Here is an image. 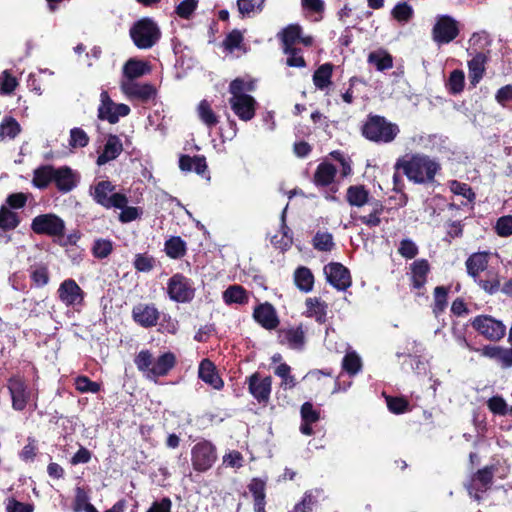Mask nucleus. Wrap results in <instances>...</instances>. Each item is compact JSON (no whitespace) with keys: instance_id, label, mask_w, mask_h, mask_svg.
Returning <instances> with one entry per match:
<instances>
[{"instance_id":"72a5a7b5","label":"nucleus","mask_w":512,"mask_h":512,"mask_svg":"<svg viewBox=\"0 0 512 512\" xmlns=\"http://www.w3.org/2000/svg\"><path fill=\"white\" fill-rule=\"evenodd\" d=\"M179 167L182 171H195L197 174L203 175L207 169V164L203 156L182 155L179 159Z\"/></svg>"},{"instance_id":"0eeeda50","label":"nucleus","mask_w":512,"mask_h":512,"mask_svg":"<svg viewBox=\"0 0 512 512\" xmlns=\"http://www.w3.org/2000/svg\"><path fill=\"white\" fill-rule=\"evenodd\" d=\"M130 35L138 48L148 49L157 43L161 33L154 21L144 18L133 25Z\"/></svg>"},{"instance_id":"6e6552de","label":"nucleus","mask_w":512,"mask_h":512,"mask_svg":"<svg viewBox=\"0 0 512 512\" xmlns=\"http://www.w3.org/2000/svg\"><path fill=\"white\" fill-rule=\"evenodd\" d=\"M460 33V25L457 20L449 15H438L432 28V39L438 45L449 44Z\"/></svg>"},{"instance_id":"473e14b6","label":"nucleus","mask_w":512,"mask_h":512,"mask_svg":"<svg viewBox=\"0 0 512 512\" xmlns=\"http://www.w3.org/2000/svg\"><path fill=\"white\" fill-rule=\"evenodd\" d=\"M337 169L334 165L328 162H322L318 165L315 174L314 182L317 186H328L333 183L336 176Z\"/></svg>"},{"instance_id":"8fccbe9b","label":"nucleus","mask_w":512,"mask_h":512,"mask_svg":"<svg viewBox=\"0 0 512 512\" xmlns=\"http://www.w3.org/2000/svg\"><path fill=\"white\" fill-rule=\"evenodd\" d=\"M464 84H465L464 72L462 70L455 69L450 73L445 85H446L447 90L451 94L455 95V94L460 93L463 90Z\"/></svg>"},{"instance_id":"e433bc0d","label":"nucleus","mask_w":512,"mask_h":512,"mask_svg":"<svg viewBox=\"0 0 512 512\" xmlns=\"http://www.w3.org/2000/svg\"><path fill=\"white\" fill-rule=\"evenodd\" d=\"M307 316L314 317L317 322L324 323L327 315V305L318 298H308L305 302Z\"/></svg>"},{"instance_id":"de8ad7c7","label":"nucleus","mask_w":512,"mask_h":512,"mask_svg":"<svg viewBox=\"0 0 512 512\" xmlns=\"http://www.w3.org/2000/svg\"><path fill=\"white\" fill-rule=\"evenodd\" d=\"M342 368L349 375H356L362 368L361 357L355 351H348L342 360Z\"/></svg>"},{"instance_id":"09e8293b","label":"nucleus","mask_w":512,"mask_h":512,"mask_svg":"<svg viewBox=\"0 0 512 512\" xmlns=\"http://www.w3.org/2000/svg\"><path fill=\"white\" fill-rule=\"evenodd\" d=\"M166 254L173 259L184 256L186 252V244L180 237H171L165 242Z\"/></svg>"},{"instance_id":"4d7b16f0","label":"nucleus","mask_w":512,"mask_h":512,"mask_svg":"<svg viewBox=\"0 0 512 512\" xmlns=\"http://www.w3.org/2000/svg\"><path fill=\"white\" fill-rule=\"evenodd\" d=\"M89 143V137L87 133L78 127L71 129L69 145L72 148H83Z\"/></svg>"},{"instance_id":"4c0bfd02","label":"nucleus","mask_w":512,"mask_h":512,"mask_svg":"<svg viewBox=\"0 0 512 512\" xmlns=\"http://www.w3.org/2000/svg\"><path fill=\"white\" fill-rule=\"evenodd\" d=\"M294 282L301 291L307 293L313 289L314 276L309 268L301 266L294 272Z\"/></svg>"},{"instance_id":"e2e57ef3","label":"nucleus","mask_w":512,"mask_h":512,"mask_svg":"<svg viewBox=\"0 0 512 512\" xmlns=\"http://www.w3.org/2000/svg\"><path fill=\"white\" fill-rule=\"evenodd\" d=\"M489 410L495 415H505L509 413L508 405L501 396H493L487 401Z\"/></svg>"},{"instance_id":"a211bd4d","label":"nucleus","mask_w":512,"mask_h":512,"mask_svg":"<svg viewBox=\"0 0 512 512\" xmlns=\"http://www.w3.org/2000/svg\"><path fill=\"white\" fill-rule=\"evenodd\" d=\"M506 334V326L501 320L489 315H482V338L497 342Z\"/></svg>"},{"instance_id":"5701e85b","label":"nucleus","mask_w":512,"mask_h":512,"mask_svg":"<svg viewBox=\"0 0 512 512\" xmlns=\"http://www.w3.org/2000/svg\"><path fill=\"white\" fill-rule=\"evenodd\" d=\"M77 182V175L70 168H55L54 183L59 191L69 192L76 187Z\"/></svg>"},{"instance_id":"412c9836","label":"nucleus","mask_w":512,"mask_h":512,"mask_svg":"<svg viewBox=\"0 0 512 512\" xmlns=\"http://www.w3.org/2000/svg\"><path fill=\"white\" fill-rule=\"evenodd\" d=\"M199 378L216 390H221L224 382L216 371L215 365L209 359L200 362L198 370Z\"/></svg>"},{"instance_id":"20e7f679","label":"nucleus","mask_w":512,"mask_h":512,"mask_svg":"<svg viewBox=\"0 0 512 512\" xmlns=\"http://www.w3.org/2000/svg\"><path fill=\"white\" fill-rule=\"evenodd\" d=\"M7 388L14 410L23 411L28 406L36 408L38 389L35 385H30L23 377L17 375L8 379Z\"/></svg>"},{"instance_id":"7ed1b4c3","label":"nucleus","mask_w":512,"mask_h":512,"mask_svg":"<svg viewBox=\"0 0 512 512\" xmlns=\"http://www.w3.org/2000/svg\"><path fill=\"white\" fill-rule=\"evenodd\" d=\"M137 369L145 377L154 382L159 377L166 376L176 364V356L172 352H165L155 358L149 350H141L135 357Z\"/></svg>"},{"instance_id":"69168bd1","label":"nucleus","mask_w":512,"mask_h":512,"mask_svg":"<svg viewBox=\"0 0 512 512\" xmlns=\"http://www.w3.org/2000/svg\"><path fill=\"white\" fill-rule=\"evenodd\" d=\"M242 41H243L242 33L238 30H233L226 36V38L223 42V45L226 50L233 52L235 49L240 48Z\"/></svg>"},{"instance_id":"7c9ffc66","label":"nucleus","mask_w":512,"mask_h":512,"mask_svg":"<svg viewBox=\"0 0 512 512\" xmlns=\"http://www.w3.org/2000/svg\"><path fill=\"white\" fill-rule=\"evenodd\" d=\"M149 71L150 68L147 62L131 58L125 63L123 67L122 79L136 80L137 78L147 74Z\"/></svg>"},{"instance_id":"cd10ccee","label":"nucleus","mask_w":512,"mask_h":512,"mask_svg":"<svg viewBox=\"0 0 512 512\" xmlns=\"http://www.w3.org/2000/svg\"><path fill=\"white\" fill-rule=\"evenodd\" d=\"M430 271V266L427 260L418 259L411 264V280L412 286L416 289L422 288Z\"/></svg>"},{"instance_id":"2eb2a0df","label":"nucleus","mask_w":512,"mask_h":512,"mask_svg":"<svg viewBox=\"0 0 512 512\" xmlns=\"http://www.w3.org/2000/svg\"><path fill=\"white\" fill-rule=\"evenodd\" d=\"M327 281L338 290H346L351 285L349 270L340 263H330L324 267Z\"/></svg>"},{"instance_id":"ea45409f","label":"nucleus","mask_w":512,"mask_h":512,"mask_svg":"<svg viewBox=\"0 0 512 512\" xmlns=\"http://www.w3.org/2000/svg\"><path fill=\"white\" fill-rule=\"evenodd\" d=\"M368 63L375 66L378 71H385L393 66L392 56L385 50H376L368 55Z\"/></svg>"},{"instance_id":"f8f14e48","label":"nucleus","mask_w":512,"mask_h":512,"mask_svg":"<svg viewBox=\"0 0 512 512\" xmlns=\"http://www.w3.org/2000/svg\"><path fill=\"white\" fill-rule=\"evenodd\" d=\"M217 459L216 448L209 441H201L194 445L191 451V461L194 470L205 472Z\"/></svg>"},{"instance_id":"9b49d317","label":"nucleus","mask_w":512,"mask_h":512,"mask_svg":"<svg viewBox=\"0 0 512 512\" xmlns=\"http://www.w3.org/2000/svg\"><path fill=\"white\" fill-rule=\"evenodd\" d=\"M130 107L123 103H115L106 90L100 94V104L98 106V118L108 121L110 124H116L121 117L129 115Z\"/></svg>"},{"instance_id":"423d86ee","label":"nucleus","mask_w":512,"mask_h":512,"mask_svg":"<svg viewBox=\"0 0 512 512\" xmlns=\"http://www.w3.org/2000/svg\"><path fill=\"white\" fill-rule=\"evenodd\" d=\"M115 186L108 180H102L90 187V194L94 201L107 208H123L128 199L124 194L116 193Z\"/></svg>"},{"instance_id":"79ce46f5","label":"nucleus","mask_w":512,"mask_h":512,"mask_svg":"<svg viewBox=\"0 0 512 512\" xmlns=\"http://www.w3.org/2000/svg\"><path fill=\"white\" fill-rule=\"evenodd\" d=\"M451 286H437L434 289V303L432 306L435 317L441 315L448 306V293Z\"/></svg>"},{"instance_id":"49530a36","label":"nucleus","mask_w":512,"mask_h":512,"mask_svg":"<svg viewBox=\"0 0 512 512\" xmlns=\"http://www.w3.org/2000/svg\"><path fill=\"white\" fill-rule=\"evenodd\" d=\"M21 132V126L13 117H5L0 124V139H14Z\"/></svg>"},{"instance_id":"c85d7f7f","label":"nucleus","mask_w":512,"mask_h":512,"mask_svg":"<svg viewBox=\"0 0 512 512\" xmlns=\"http://www.w3.org/2000/svg\"><path fill=\"white\" fill-rule=\"evenodd\" d=\"M346 198L351 206L356 207L370 206V203L374 200L370 197L368 190L362 185L350 186L347 189Z\"/></svg>"},{"instance_id":"58836bf2","label":"nucleus","mask_w":512,"mask_h":512,"mask_svg":"<svg viewBox=\"0 0 512 512\" xmlns=\"http://www.w3.org/2000/svg\"><path fill=\"white\" fill-rule=\"evenodd\" d=\"M301 7L304 14L313 21H320L325 12V2L323 0H301Z\"/></svg>"},{"instance_id":"f257e3e1","label":"nucleus","mask_w":512,"mask_h":512,"mask_svg":"<svg viewBox=\"0 0 512 512\" xmlns=\"http://www.w3.org/2000/svg\"><path fill=\"white\" fill-rule=\"evenodd\" d=\"M255 90L252 80L234 79L229 85V104L234 114L242 121H250L256 112L257 102L249 92Z\"/></svg>"},{"instance_id":"5fc2aeb1","label":"nucleus","mask_w":512,"mask_h":512,"mask_svg":"<svg viewBox=\"0 0 512 512\" xmlns=\"http://www.w3.org/2000/svg\"><path fill=\"white\" fill-rule=\"evenodd\" d=\"M283 53L287 56L286 64L290 67L296 68H304L306 66V62L302 55V50L298 47H293L291 51H288L287 48L283 49Z\"/></svg>"},{"instance_id":"a18cd8bd","label":"nucleus","mask_w":512,"mask_h":512,"mask_svg":"<svg viewBox=\"0 0 512 512\" xmlns=\"http://www.w3.org/2000/svg\"><path fill=\"white\" fill-rule=\"evenodd\" d=\"M20 223L16 212L11 211L6 205L0 208V228L9 231L15 229Z\"/></svg>"},{"instance_id":"bb28decb","label":"nucleus","mask_w":512,"mask_h":512,"mask_svg":"<svg viewBox=\"0 0 512 512\" xmlns=\"http://www.w3.org/2000/svg\"><path fill=\"white\" fill-rule=\"evenodd\" d=\"M222 298L227 305H245L249 301V293L243 286L234 284L223 292Z\"/></svg>"},{"instance_id":"6ab92c4d","label":"nucleus","mask_w":512,"mask_h":512,"mask_svg":"<svg viewBox=\"0 0 512 512\" xmlns=\"http://www.w3.org/2000/svg\"><path fill=\"white\" fill-rule=\"evenodd\" d=\"M482 356L498 363L502 368L512 367V349L497 345H482Z\"/></svg>"},{"instance_id":"4be33fe9","label":"nucleus","mask_w":512,"mask_h":512,"mask_svg":"<svg viewBox=\"0 0 512 512\" xmlns=\"http://www.w3.org/2000/svg\"><path fill=\"white\" fill-rule=\"evenodd\" d=\"M122 150L123 145L119 137L116 135H109L102 152L96 160L97 165L102 166L116 159L121 154Z\"/></svg>"},{"instance_id":"2f4dec72","label":"nucleus","mask_w":512,"mask_h":512,"mask_svg":"<svg viewBox=\"0 0 512 512\" xmlns=\"http://www.w3.org/2000/svg\"><path fill=\"white\" fill-rule=\"evenodd\" d=\"M287 207L281 215V230L271 237V243L280 250H287L292 245V234L289 227L285 224V214Z\"/></svg>"},{"instance_id":"0e129e2a","label":"nucleus","mask_w":512,"mask_h":512,"mask_svg":"<svg viewBox=\"0 0 512 512\" xmlns=\"http://www.w3.org/2000/svg\"><path fill=\"white\" fill-rule=\"evenodd\" d=\"M398 252L404 258L413 259L417 256L419 250L411 239H403L399 244Z\"/></svg>"},{"instance_id":"39448f33","label":"nucleus","mask_w":512,"mask_h":512,"mask_svg":"<svg viewBox=\"0 0 512 512\" xmlns=\"http://www.w3.org/2000/svg\"><path fill=\"white\" fill-rule=\"evenodd\" d=\"M363 135L370 141L377 143H390L399 133V127L388 122L384 117L371 116L362 128Z\"/></svg>"},{"instance_id":"c03bdc74","label":"nucleus","mask_w":512,"mask_h":512,"mask_svg":"<svg viewBox=\"0 0 512 512\" xmlns=\"http://www.w3.org/2000/svg\"><path fill=\"white\" fill-rule=\"evenodd\" d=\"M197 113L200 120L209 128L216 126L219 122L218 116L212 110V107L207 100H202L199 103Z\"/></svg>"},{"instance_id":"dca6fc26","label":"nucleus","mask_w":512,"mask_h":512,"mask_svg":"<svg viewBox=\"0 0 512 512\" xmlns=\"http://www.w3.org/2000/svg\"><path fill=\"white\" fill-rule=\"evenodd\" d=\"M272 379L254 373L248 378V390L259 403H267L271 394Z\"/></svg>"},{"instance_id":"a878e982","label":"nucleus","mask_w":512,"mask_h":512,"mask_svg":"<svg viewBox=\"0 0 512 512\" xmlns=\"http://www.w3.org/2000/svg\"><path fill=\"white\" fill-rule=\"evenodd\" d=\"M265 488L266 481L260 478H253L248 484V489L254 498V511L266 512L265 510Z\"/></svg>"},{"instance_id":"f03ea898","label":"nucleus","mask_w":512,"mask_h":512,"mask_svg":"<svg viewBox=\"0 0 512 512\" xmlns=\"http://www.w3.org/2000/svg\"><path fill=\"white\" fill-rule=\"evenodd\" d=\"M396 168L401 169L410 181L425 183L434 179L439 164L427 155L413 154L399 159Z\"/></svg>"},{"instance_id":"13d9d810","label":"nucleus","mask_w":512,"mask_h":512,"mask_svg":"<svg viewBox=\"0 0 512 512\" xmlns=\"http://www.w3.org/2000/svg\"><path fill=\"white\" fill-rule=\"evenodd\" d=\"M482 289L489 294H494L500 289V280L498 273L494 270H488L486 272V278L482 279Z\"/></svg>"},{"instance_id":"bf43d9fd","label":"nucleus","mask_w":512,"mask_h":512,"mask_svg":"<svg viewBox=\"0 0 512 512\" xmlns=\"http://www.w3.org/2000/svg\"><path fill=\"white\" fill-rule=\"evenodd\" d=\"M75 388L81 393H97L100 390V385L91 381L87 376H78L75 378Z\"/></svg>"},{"instance_id":"37998d69","label":"nucleus","mask_w":512,"mask_h":512,"mask_svg":"<svg viewBox=\"0 0 512 512\" xmlns=\"http://www.w3.org/2000/svg\"><path fill=\"white\" fill-rule=\"evenodd\" d=\"M55 168L49 165L41 166L34 171L33 184L40 188H46L54 182Z\"/></svg>"},{"instance_id":"c9c22d12","label":"nucleus","mask_w":512,"mask_h":512,"mask_svg":"<svg viewBox=\"0 0 512 512\" xmlns=\"http://www.w3.org/2000/svg\"><path fill=\"white\" fill-rule=\"evenodd\" d=\"M371 211L367 215H361L357 219L364 225H366L369 228H374L380 225L381 218L384 211V206L381 201L379 200H373L370 203Z\"/></svg>"},{"instance_id":"1a4fd4ad","label":"nucleus","mask_w":512,"mask_h":512,"mask_svg":"<svg viewBox=\"0 0 512 512\" xmlns=\"http://www.w3.org/2000/svg\"><path fill=\"white\" fill-rule=\"evenodd\" d=\"M31 229L38 235L62 237L65 232V222L55 214H41L32 220Z\"/></svg>"},{"instance_id":"f704fd0d","label":"nucleus","mask_w":512,"mask_h":512,"mask_svg":"<svg viewBox=\"0 0 512 512\" xmlns=\"http://www.w3.org/2000/svg\"><path fill=\"white\" fill-rule=\"evenodd\" d=\"M333 73V65L331 63H324L320 65L313 74V83L318 90L324 91L331 84Z\"/></svg>"},{"instance_id":"f3484780","label":"nucleus","mask_w":512,"mask_h":512,"mask_svg":"<svg viewBox=\"0 0 512 512\" xmlns=\"http://www.w3.org/2000/svg\"><path fill=\"white\" fill-rule=\"evenodd\" d=\"M160 313L154 304L140 303L133 307V320L144 328L153 327L159 320Z\"/></svg>"},{"instance_id":"9d476101","label":"nucleus","mask_w":512,"mask_h":512,"mask_svg":"<svg viewBox=\"0 0 512 512\" xmlns=\"http://www.w3.org/2000/svg\"><path fill=\"white\" fill-rule=\"evenodd\" d=\"M167 293L171 300L178 303H187L194 298L195 289L189 278L176 273L168 280Z\"/></svg>"},{"instance_id":"aec40b11","label":"nucleus","mask_w":512,"mask_h":512,"mask_svg":"<svg viewBox=\"0 0 512 512\" xmlns=\"http://www.w3.org/2000/svg\"><path fill=\"white\" fill-rule=\"evenodd\" d=\"M281 344L294 350H302L305 346V331L302 326L283 329L279 332Z\"/></svg>"},{"instance_id":"338daca9","label":"nucleus","mask_w":512,"mask_h":512,"mask_svg":"<svg viewBox=\"0 0 512 512\" xmlns=\"http://www.w3.org/2000/svg\"><path fill=\"white\" fill-rule=\"evenodd\" d=\"M121 213L119 215V220L122 223H129L136 219H138L142 214V209L138 207L133 206H127V204L120 208Z\"/></svg>"},{"instance_id":"6e6d98bb","label":"nucleus","mask_w":512,"mask_h":512,"mask_svg":"<svg viewBox=\"0 0 512 512\" xmlns=\"http://www.w3.org/2000/svg\"><path fill=\"white\" fill-rule=\"evenodd\" d=\"M413 8L406 2H401L395 5L392 10V16L401 23L408 22L413 16Z\"/></svg>"},{"instance_id":"680f3d73","label":"nucleus","mask_w":512,"mask_h":512,"mask_svg":"<svg viewBox=\"0 0 512 512\" xmlns=\"http://www.w3.org/2000/svg\"><path fill=\"white\" fill-rule=\"evenodd\" d=\"M495 232L500 237H509L512 235V215L501 216L497 219L495 226Z\"/></svg>"},{"instance_id":"774afa93","label":"nucleus","mask_w":512,"mask_h":512,"mask_svg":"<svg viewBox=\"0 0 512 512\" xmlns=\"http://www.w3.org/2000/svg\"><path fill=\"white\" fill-rule=\"evenodd\" d=\"M154 259L146 254L136 255L134 267L141 272H149L154 267Z\"/></svg>"},{"instance_id":"393cba45","label":"nucleus","mask_w":512,"mask_h":512,"mask_svg":"<svg viewBox=\"0 0 512 512\" xmlns=\"http://www.w3.org/2000/svg\"><path fill=\"white\" fill-rule=\"evenodd\" d=\"M254 319L266 329H274L278 325V319L272 305L265 303L255 308Z\"/></svg>"},{"instance_id":"864d4df0","label":"nucleus","mask_w":512,"mask_h":512,"mask_svg":"<svg viewBox=\"0 0 512 512\" xmlns=\"http://www.w3.org/2000/svg\"><path fill=\"white\" fill-rule=\"evenodd\" d=\"M313 246L319 251H331L334 247L332 234L328 232H317L313 238Z\"/></svg>"},{"instance_id":"4468645a","label":"nucleus","mask_w":512,"mask_h":512,"mask_svg":"<svg viewBox=\"0 0 512 512\" xmlns=\"http://www.w3.org/2000/svg\"><path fill=\"white\" fill-rule=\"evenodd\" d=\"M120 88L129 99H137L143 102L150 100L155 95V89L147 83H139L133 79H121Z\"/></svg>"},{"instance_id":"603ef678","label":"nucleus","mask_w":512,"mask_h":512,"mask_svg":"<svg viewBox=\"0 0 512 512\" xmlns=\"http://www.w3.org/2000/svg\"><path fill=\"white\" fill-rule=\"evenodd\" d=\"M30 278L37 287H43L49 282L48 268L42 264H36L30 268Z\"/></svg>"},{"instance_id":"3c124183","label":"nucleus","mask_w":512,"mask_h":512,"mask_svg":"<svg viewBox=\"0 0 512 512\" xmlns=\"http://www.w3.org/2000/svg\"><path fill=\"white\" fill-rule=\"evenodd\" d=\"M274 374L281 378V387L284 389H292L296 386V380L291 375V368L286 363L278 365L274 370Z\"/></svg>"},{"instance_id":"c756f323","label":"nucleus","mask_w":512,"mask_h":512,"mask_svg":"<svg viewBox=\"0 0 512 512\" xmlns=\"http://www.w3.org/2000/svg\"><path fill=\"white\" fill-rule=\"evenodd\" d=\"M301 32L302 28L298 24H291L284 28L278 34L282 42V48H287L288 51H291L293 47H297L301 38Z\"/></svg>"},{"instance_id":"052dcab7","label":"nucleus","mask_w":512,"mask_h":512,"mask_svg":"<svg viewBox=\"0 0 512 512\" xmlns=\"http://www.w3.org/2000/svg\"><path fill=\"white\" fill-rule=\"evenodd\" d=\"M113 249V244L107 239H97L93 244V255L96 258L103 259L108 257Z\"/></svg>"},{"instance_id":"b1692460","label":"nucleus","mask_w":512,"mask_h":512,"mask_svg":"<svg viewBox=\"0 0 512 512\" xmlns=\"http://www.w3.org/2000/svg\"><path fill=\"white\" fill-rule=\"evenodd\" d=\"M300 413L302 420L300 431L302 434L310 436L313 434L312 425L320 419V412L310 402H305L301 406Z\"/></svg>"},{"instance_id":"ddd939ff","label":"nucleus","mask_w":512,"mask_h":512,"mask_svg":"<svg viewBox=\"0 0 512 512\" xmlns=\"http://www.w3.org/2000/svg\"><path fill=\"white\" fill-rule=\"evenodd\" d=\"M59 300L66 306L77 309L84 302L85 293L74 279H65L57 290Z\"/></svg>"},{"instance_id":"a19ab883","label":"nucleus","mask_w":512,"mask_h":512,"mask_svg":"<svg viewBox=\"0 0 512 512\" xmlns=\"http://www.w3.org/2000/svg\"><path fill=\"white\" fill-rule=\"evenodd\" d=\"M266 0H237V8L242 17H253L260 14Z\"/></svg>"}]
</instances>
